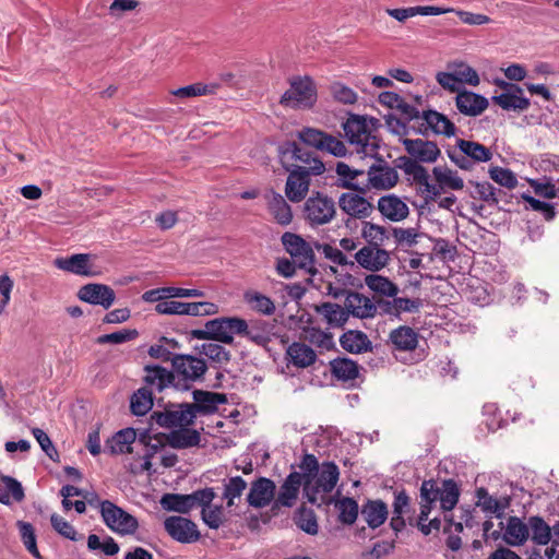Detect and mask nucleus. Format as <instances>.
I'll list each match as a JSON object with an SVG mask.
<instances>
[{"instance_id": "nucleus-4", "label": "nucleus", "mask_w": 559, "mask_h": 559, "mask_svg": "<svg viewBox=\"0 0 559 559\" xmlns=\"http://www.w3.org/2000/svg\"><path fill=\"white\" fill-rule=\"evenodd\" d=\"M305 221L312 227L326 225L336 215V203L323 192H313L304 203Z\"/></svg>"}, {"instance_id": "nucleus-34", "label": "nucleus", "mask_w": 559, "mask_h": 559, "mask_svg": "<svg viewBox=\"0 0 559 559\" xmlns=\"http://www.w3.org/2000/svg\"><path fill=\"white\" fill-rule=\"evenodd\" d=\"M269 211L274 219L281 225H288L292 223L293 213L290 205L285 201L284 197L275 191H272L267 201Z\"/></svg>"}, {"instance_id": "nucleus-31", "label": "nucleus", "mask_w": 559, "mask_h": 559, "mask_svg": "<svg viewBox=\"0 0 559 559\" xmlns=\"http://www.w3.org/2000/svg\"><path fill=\"white\" fill-rule=\"evenodd\" d=\"M316 311L324 318L330 328H342L349 319L347 308L338 304L322 302L316 307Z\"/></svg>"}, {"instance_id": "nucleus-50", "label": "nucleus", "mask_w": 559, "mask_h": 559, "mask_svg": "<svg viewBox=\"0 0 559 559\" xmlns=\"http://www.w3.org/2000/svg\"><path fill=\"white\" fill-rule=\"evenodd\" d=\"M460 498V489L453 479H444L441 485V509L443 511H451Z\"/></svg>"}, {"instance_id": "nucleus-10", "label": "nucleus", "mask_w": 559, "mask_h": 559, "mask_svg": "<svg viewBox=\"0 0 559 559\" xmlns=\"http://www.w3.org/2000/svg\"><path fill=\"white\" fill-rule=\"evenodd\" d=\"M164 528L174 540L181 544L195 543L201 536L198 526L193 521L179 515L166 518L164 521Z\"/></svg>"}, {"instance_id": "nucleus-39", "label": "nucleus", "mask_w": 559, "mask_h": 559, "mask_svg": "<svg viewBox=\"0 0 559 559\" xmlns=\"http://www.w3.org/2000/svg\"><path fill=\"white\" fill-rule=\"evenodd\" d=\"M457 147L474 163H485L492 158V152L487 146L468 140H457Z\"/></svg>"}, {"instance_id": "nucleus-59", "label": "nucleus", "mask_w": 559, "mask_h": 559, "mask_svg": "<svg viewBox=\"0 0 559 559\" xmlns=\"http://www.w3.org/2000/svg\"><path fill=\"white\" fill-rule=\"evenodd\" d=\"M32 433L38 444L40 445L41 450L46 453V455L53 462H59L60 456L55 448L51 439L49 436L40 428H33Z\"/></svg>"}, {"instance_id": "nucleus-42", "label": "nucleus", "mask_w": 559, "mask_h": 559, "mask_svg": "<svg viewBox=\"0 0 559 559\" xmlns=\"http://www.w3.org/2000/svg\"><path fill=\"white\" fill-rule=\"evenodd\" d=\"M153 406V392L148 388H140L130 400V409L135 416H143Z\"/></svg>"}, {"instance_id": "nucleus-23", "label": "nucleus", "mask_w": 559, "mask_h": 559, "mask_svg": "<svg viewBox=\"0 0 559 559\" xmlns=\"http://www.w3.org/2000/svg\"><path fill=\"white\" fill-rule=\"evenodd\" d=\"M378 210L391 222H401L409 214L407 204L395 194H386L378 200Z\"/></svg>"}, {"instance_id": "nucleus-26", "label": "nucleus", "mask_w": 559, "mask_h": 559, "mask_svg": "<svg viewBox=\"0 0 559 559\" xmlns=\"http://www.w3.org/2000/svg\"><path fill=\"white\" fill-rule=\"evenodd\" d=\"M335 173L338 176L336 186L338 188L357 191L360 194L366 193L364 185L360 186L356 179L365 175L362 169L354 168L344 162H337L335 164Z\"/></svg>"}, {"instance_id": "nucleus-19", "label": "nucleus", "mask_w": 559, "mask_h": 559, "mask_svg": "<svg viewBox=\"0 0 559 559\" xmlns=\"http://www.w3.org/2000/svg\"><path fill=\"white\" fill-rule=\"evenodd\" d=\"M349 316L359 319H371L377 316V305L364 294L350 290L344 302Z\"/></svg>"}, {"instance_id": "nucleus-37", "label": "nucleus", "mask_w": 559, "mask_h": 559, "mask_svg": "<svg viewBox=\"0 0 559 559\" xmlns=\"http://www.w3.org/2000/svg\"><path fill=\"white\" fill-rule=\"evenodd\" d=\"M330 370L333 377L342 381L355 380L359 374L358 365L349 358H335L330 361Z\"/></svg>"}, {"instance_id": "nucleus-61", "label": "nucleus", "mask_w": 559, "mask_h": 559, "mask_svg": "<svg viewBox=\"0 0 559 559\" xmlns=\"http://www.w3.org/2000/svg\"><path fill=\"white\" fill-rule=\"evenodd\" d=\"M325 134L326 132L322 130L306 127L298 132V139L306 145L314 147L318 151H320Z\"/></svg>"}, {"instance_id": "nucleus-6", "label": "nucleus", "mask_w": 559, "mask_h": 559, "mask_svg": "<svg viewBox=\"0 0 559 559\" xmlns=\"http://www.w3.org/2000/svg\"><path fill=\"white\" fill-rule=\"evenodd\" d=\"M343 129L349 143L359 146L358 153H362L365 156L377 155L379 148L378 140L367 131L364 118L352 116L343 123Z\"/></svg>"}, {"instance_id": "nucleus-22", "label": "nucleus", "mask_w": 559, "mask_h": 559, "mask_svg": "<svg viewBox=\"0 0 559 559\" xmlns=\"http://www.w3.org/2000/svg\"><path fill=\"white\" fill-rule=\"evenodd\" d=\"M392 518L390 520V527L397 535L406 526L405 514L412 510L411 498L405 489L394 492V500L392 503Z\"/></svg>"}, {"instance_id": "nucleus-49", "label": "nucleus", "mask_w": 559, "mask_h": 559, "mask_svg": "<svg viewBox=\"0 0 559 559\" xmlns=\"http://www.w3.org/2000/svg\"><path fill=\"white\" fill-rule=\"evenodd\" d=\"M245 300L250 307L263 314L270 316L273 314L275 311V305L274 301L258 292H247L245 293Z\"/></svg>"}, {"instance_id": "nucleus-29", "label": "nucleus", "mask_w": 559, "mask_h": 559, "mask_svg": "<svg viewBox=\"0 0 559 559\" xmlns=\"http://www.w3.org/2000/svg\"><path fill=\"white\" fill-rule=\"evenodd\" d=\"M286 358L297 368H307L316 362L317 354L309 345L294 342L286 349Z\"/></svg>"}, {"instance_id": "nucleus-11", "label": "nucleus", "mask_w": 559, "mask_h": 559, "mask_svg": "<svg viewBox=\"0 0 559 559\" xmlns=\"http://www.w3.org/2000/svg\"><path fill=\"white\" fill-rule=\"evenodd\" d=\"M53 265L68 273L84 277H95L100 271L91 263V254L75 253L70 257H59L53 260Z\"/></svg>"}, {"instance_id": "nucleus-8", "label": "nucleus", "mask_w": 559, "mask_h": 559, "mask_svg": "<svg viewBox=\"0 0 559 559\" xmlns=\"http://www.w3.org/2000/svg\"><path fill=\"white\" fill-rule=\"evenodd\" d=\"M151 418L163 428L190 427L195 423L197 415L190 403H170L162 412H153Z\"/></svg>"}, {"instance_id": "nucleus-57", "label": "nucleus", "mask_w": 559, "mask_h": 559, "mask_svg": "<svg viewBox=\"0 0 559 559\" xmlns=\"http://www.w3.org/2000/svg\"><path fill=\"white\" fill-rule=\"evenodd\" d=\"M317 250L321 251L325 259L330 260L331 262L341 265V266H355V262L352 260H348L347 257L343 253L342 250L332 247L329 243H316Z\"/></svg>"}, {"instance_id": "nucleus-1", "label": "nucleus", "mask_w": 559, "mask_h": 559, "mask_svg": "<svg viewBox=\"0 0 559 559\" xmlns=\"http://www.w3.org/2000/svg\"><path fill=\"white\" fill-rule=\"evenodd\" d=\"M277 152L283 168L289 173L285 194L289 201L300 202L309 191L310 177L322 175L325 166L318 156L295 141L283 142Z\"/></svg>"}, {"instance_id": "nucleus-14", "label": "nucleus", "mask_w": 559, "mask_h": 559, "mask_svg": "<svg viewBox=\"0 0 559 559\" xmlns=\"http://www.w3.org/2000/svg\"><path fill=\"white\" fill-rule=\"evenodd\" d=\"M80 300L102 306L104 309H109L116 300L114 289L105 284L88 283L83 285L78 293Z\"/></svg>"}, {"instance_id": "nucleus-3", "label": "nucleus", "mask_w": 559, "mask_h": 559, "mask_svg": "<svg viewBox=\"0 0 559 559\" xmlns=\"http://www.w3.org/2000/svg\"><path fill=\"white\" fill-rule=\"evenodd\" d=\"M171 362L176 371V390L179 391L190 390L191 383L202 380L207 370L205 360L192 355H175Z\"/></svg>"}, {"instance_id": "nucleus-38", "label": "nucleus", "mask_w": 559, "mask_h": 559, "mask_svg": "<svg viewBox=\"0 0 559 559\" xmlns=\"http://www.w3.org/2000/svg\"><path fill=\"white\" fill-rule=\"evenodd\" d=\"M365 284L380 296L395 297L399 294L397 285L382 275L369 274L365 277Z\"/></svg>"}, {"instance_id": "nucleus-64", "label": "nucleus", "mask_w": 559, "mask_h": 559, "mask_svg": "<svg viewBox=\"0 0 559 559\" xmlns=\"http://www.w3.org/2000/svg\"><path fill=\"white\" fill-rule=\"evenodd\" d=\"M330 91L333 98L338 103L352 105L355 104L357 100L356 92L340 82L331 84Z\"/></svg>"}, {"instance_id": "nucleus-62", "label": "nucleus", "mask_w": 559, "mask_h": 559, "mask_svg": "<svg viewBox=\"0 0 559 559\" xmlns=\"http://www.w3.org/2000/svg\"><path fill=\"white\" fill-rule=\"evenodd\" d=\"M489 175L493 181L508 189H513L518 185L515 175L508 168L498 166L491 167L489 169Z\"/></svg>"}, {"instance_id": "nucleus-5", "label": "nucleus", "mask_w": 559, "mask_h": 559, "mask_svg": "<svg viewBox=\"0 0 559 559\" xmlns=\"http://www.w3.org/2000/svg\"><path fill=\"white\" fill-rule=\"evenodd\" d=\"M100 516L105 525L119 535H132L139 528L136 518L118 507L110 500L102 503Z\"/></svg>"}, {"instance_id": "nucleus-32", "label": "nucleus", "mask_w": 559, "mask_h": 559, "mask_svg": "<svg viewBox=\"0 0 559 559\" xmlns=\"http://www.w3.org/2000/svg\"><path fill=\"white\" fill-rule=\"evenodd\" d=\"M389 341L394 349L407 352L416 348L418 335L412 328L401 325L390 332Z\"/></svg>"}, {"instance_id": "nucleus-17", "label": "nucleus", "mask_w": 559, "mask_h": 559, "mask_svg": "<svg viewBox=\"0 0 559 559\" xmlns=\"http://www.w3.org/2000/svg\"><path fill=\"white\" fill-rule=\"evenodd\" d=\"M403 145L408 155L420 163H433L441 153L435 142L423 139H404Z\"/></svg>"}, {"instance_id": "nucleus-21", "label": "nucleus", "mask_w": 559, "mask_h": 559, "mask_svg": "<svg viewBox=\"0 0 559 559\" xmlns=\"http://www.w3.org/2000/svg\"><path fill=\"white\" fill-rule=\"evenodd\" d=\"M144 370V382L146 384L144 388L151 389L152 392H162L170 385L176 389V376L173 371L157 365L145 366Z\"/></svg>"}, {"instance_id": "nucleus-46", "label": "nucleus", "mask_w": 559, "mask_h": 559, "mask_svg": "<svg viewBox=\"0 0 559 559\" xmlns=\"http://www.w3.org/2000/svg\"><path fill=\"white\" fill-rule=\"evenodd\" d=\"M294 522L305 533L309 535L318 534L319 526L313 510L300 507L294 516Z\"/></svg>"}, {"instance_id": "nucleus-20", "label": "nucleus", "mask_w": 559, "mask_h": 559, "mask_svg": "<svg viewBox=\"0 0 559 559\" xmlns=\"http://www.w3.org/2000/svg\"><path fill=\"white\" fill-rule=\"evenodd\" d=\"M455 105L461 114L469 117H476L487 109L489 103L486 97L464 90L457 92Z\"/></svg>"}, {"instance_id": "nucleus-43", "label": "nucleus", "mask_w": 559, "mask_h": 559, "mask_svg": "<svg viewBox=\"0 0 559 559\" xmlns=\"http://www.w3.org/2000/svg\"><path fill=\"white\" fill-rule=\"evenodd\" d=\"M195 348L201 355L206 356L212 362L219 366L227 365L231 359L230 352L217 343H203Z\"/></svg>"}, {"instance_id": "nucleus-56", "label": "nucleus", "mask_w": 559, "mask_h": 559, "mask_svg": "<svg viewBox=\"0 0 559 559\" xmlns=\"http://www.w3.org/2000/svg\"><path fill=\"white\" fill-rule=\"evenodd\" d=\"M87 548L90 550L102 549L106 556H115L119 552V545L110 536H107L104 542L96 534H91L87 537Z\"/></svg>"}, {"instance_id": "nucleus-27", "label": "nucleus", "mask_w": 559, "mask_h": 559, "mask_svg": "<svg viewBox=\"0 0 559 559\" xmlns=\"http://www.w3.org/2000/svg\"><path fill=\"white\" fill-rule=\"evenodd\" d=\"M135 439L136 432L133 428L121 429L106 441L105 451L111 455L131 453Z\"/></svg>"}, {"instance_id": "nucleus-30", "label": "nucleus", "mask_w": 559, "mask_h": 559, "mask_svg": "<svg viewBox=\"0 0 559 559\" xmlns=\"http://www.w3.org/2000/svg\"><path fill=\"white\" fill-rule=\"evenodd\" d=\"M341 346L348 353L361 354L372 349L367 334L358 330H348L340 337Z\"/></svg>"}, {"instance_id": "nucleus-52", "label": "nucleus", "mask_w": 559, "mask_h": 559, "mask_svg": "<svg viewBox=\"0 0 559 559\" xmlns=\"http://www.w3.org/2000/svg\"><path fill=\"white\" fill-rule=\"evenodd\" d=\"M361 235L370 246L381 248L385 239L389 238L386 229L383 226L373 224L371 222H364Z\"/></svg>"}, {"instance_id": "nucleus-25", "label": "nucleus", "mask_w": 559, "mask_h": 559, "mask_svg": "<svg viewBox=\"0 0 559 559\" xmlns=\"http://www.w3.org/2000/svg\"><path fill=\"white\" fill-rule=\"evenodd\" d=\"M360 513L367 525L376 530L380 527L388 519V506L381 499H368L361 507Z\"/></svg>"}, {"instance_id": "nucleus-9", "label": "nucleus", "mask_w": 559, "mask_h": 559, "mask_svg": "<svg viewBox=\"0 0 559 559\" xmlns=\"http://www.w3.org/2000/svg\"><path fill=\"white\" fill-rule=\"evenodd\" d=\"M367 180L364 183L366 192L368 190H390L399 182V174L395 167H391L383 158H378L377 163L372 164L367 173Z\"/></svg>"}, {"instance_id": "nucleus-53", "label": "nucleus", "mask_w": 559, "mask_h": 559, "mask_svg": "<svg viewBox=\"0 0 559 559\" xmlns=\"http://www.w3.org/2000/svg\"><path fill=\"white\" fill-rule=\"evenodd\" d=\"M252 343L264 346L270 342V324L264 321L251 322L248 325L246 336Z\"/></svg>"}, {"instance_id": "nucleus-48", "label": "nucleus", "mask_w": 559, "mask_h": 559, "mask_svg": "<svg viewBox=\"0 0 559 559\" xmlns=\"http://www.w3.org/2000/svg\"><path fill=\"white\" fill-rule=\"evenodd\" d=\"M205 328L211 332L212 341L224 344H233L234 336L229 333L226 317L210 320L205 323Z\"/></svg>"}, {"instance_id": "nucleus-41", "label": "nucleus", "mask_w": 559, "mask_h": 559, "mask_svg": "<svg viewBox=\"0 0 559 559\" xmlns=\"http://www.w3.org/2000/svg\"><path fill=\"white\" fill-rule=\"evenodd\" d=\"M396 167L402 169L406 175L412 176L417 183H426L428 173L415 158L411 156H400L396 160Z\"/></svg>"}, {"instance_id": "nucleus-44", "label": "nucleus", "mask_w": 559, "mask_h": 559, "mask_svg": "<svg viewBox=\"0 0 559 559\" xmlns=\"http://www.w3.org/2000/svg\"><path fill=\"white\" fill-rule=\"evenodd\" d=\"M531 538L537 545H547L551 540V527L540 516L528 519Z\"/></svg>"}, {"instance_id": "nucleus-33", "label": "nucleus", "mask_w": 559, "mask_h": 559, "mask_svg": "<svg viewBox=\"0 0 559 559\" xmlns=\"http://www.w3.org/2000/svg\"><path fill=\"white\" fill-rule=\"evenodd\" d=\"M530 537L528 523L525 524L518 516H510L507 521L504 542L510 546H521Z\"/></svg>"}, {"instance_id": "nucleus-60", "label": "nucleus", "mask_w": 559, "mask_h": 559, "mask_svg": "<svg viewBox=\"0 0 559 559\" xmlns=\"http://www.w3.org/2000/svg\"><path fill=\"white\" fill-rule=\"evenodd\" d=\"M530 186L538 197L546 199L559 197V187L557 188L551 179H532L530 180Z\"/></svg>"}, {"instance_id": "nucleus-2", "label": "nucleus", "mask_w": 559, "mask_h": 559, "mask_svg": "<svg viewBox=\"0 0 559 559\" xmlns=\"http://www.w3.org/2000/svg\"><path fill=\"white\" fill-rule=\"evenodd\" d=\"M290 87L282 95L280 103L294 109H309L317 102V87L310 76H296Z\"/></svg>"}, {"instance_id": "nucleus-36", "label": "nucleus", "mask_w": 559, "mask_h": 559, "mask_svg": "<svg viewBox=\"0 0 559 559\" xmlns=\"http://www.w3.org/2000/svg\"><path fill=\"white\" fill-rule=\"evenodd\" d=\"M316 477V481L321 487L322 492L330 493L338 481L340 469L334 462H323Z\"/></svg>"}, {"instance_id": "nucleus-7", "label": "nucleus", "mask_w": 559, "mask_h": 559, "mask_svg": "<svg viewBox=\"0 0 559 559\" xmlns=\"http://www.w3.org/2000/svg\"><path fill=\"white\" fill-rule=\"evenodd\" d=\"M282 243L297 267L304 269L312 275L317 273L313 249L301 236L288 231L284 233Z\"/></svg>"}, {"instance_id": "nucleus-28", "label": "nucleus", "mask_w": 559, "mask_h": 559, "mask_svg": "<svg viewBox=\"0 0 559 559\" xmlns=\"http://www.w3.org/2000/svg\"><path fill=\"white\" fill-rule=\"evenodd\" d=\"M166 441L173 449H189L198 447L201 442V435L198 430L189 427H181L171 430L166 436Z\"/></svg>"}, {"instance_id": "nucleus-15", "label": "nucleus", "mask_w": 559, "mask_h": 559, "mask_svg": "<svg viewBox=\"0 0 559 559\" xmlns=\"http://www.w3.org/2000/svg\"><path fill=\"white\" fill-rule=\"evenodd\" d=\"M356 263L370 272H378L385 267L390 261V254L386 250L376 246H364L354 255Z\"/></svg>"}, {"instance_id": "nucleus-13", "label": "nucleus", "mask_w": 559, "mask_h": 559, "mask_svg": "<svg viewBox=\"0 0 559 559\" xmlns=\"http://www.w3.org/2000/svg\"><path fill=\"white\" fill-rule=\"evenodd\" d=\"M500 86L506 92L492 97L495 104L504 110L524 111L528 109L530 99L522 95L523 90L519 85L502 81Z\"/></svg>"}, {"instance_id": "nucleus-18", "label": "nucleus", "mask_w": 559, "mask_h": 559, "mask_svg": "<svg viewBox=\"0 0 559 559\" xmlns=\"http://www.w3.org/2000/svg\"><path fill=\"white\" fill-rule=\"evenodd\" d=\"M192 397L194 403H190L192 412L198 415H209L217 411L219 404L227 402V396L224 393H216L203 390H193Z\"/></svg>"}, {"instance_id": "nucleus-51", "label": "nucleus", "mask_w": 559, "mask_h": 559, "mask_svg": "<svg viewBox=\"0 0 559 559\" xmlns=\"http://www.w3.org/2000/svg\"><path fill=\"white\" fill-rule=\"evenodd\" d=\"M247 488V481L241 476L228 478L224 484L223 498L227 500V507L235 504V499L240 498Z\"/></svg>"}, {"instance_id": "nucleus-35", "label": "nucleus", "mask_w": 559, "mask_h": 559, "mask_svg": "<svg viewBox=\"0 0 559 559\" xmlns=\"http://www.w3.org/2000/svg\"><path fill=\"white\" fill-rule=\"evenodd\" d=\"M421 118L437 134H442L448 138L455 134L456 128L454 123L443 114L436 110H426L423 112Z\"/></svg>"}, {"instance_id": "nucleus-63", "label": "nucleus", "mask_w": 559, "mask_h": 559, "mask_svg": "<svg viewBox=\"0 0 559 559\" xmlns=\"http://www.w3.org/2000/svg\"><path fill=\"white\" fill-rule=\"evenodd\" d=\"M474 186V190L471 192L473 198H478L489 204H498V198L496 197L495 187L488 182H471Z\"/></svg>"}, {"instance_id": "nucleus-24", "label": "nucleus", "mask_w": 559, "mask_h": 559, "mask_svg": "<svg viewBox=\"0 0 559 559\" xmlns=\"http://www.w3.org/2000/svg\"><path fill=\"white\" fill-rule=\"evenodd\" d=\"M304 477L298 472H292L282 484L274 507L292 508L300 490Z\"/></svg>"}, {"instance_id": "nucleus-16", "label": "nucleus", "mask_w": 559, "mask_h": 559, "mask_svg": "<svg viewBox=\"0 0 559 559\" xmlns=\"http://www.w3.org/2000/svg\"><path fill=\"white\" fill-rule=\"evenodd\" d=\"M340 209L350 217L362 219L371 215L373 205L362 195L344 192L338 198Z\"/></svg>"}, {"instance_id": "nucleus-45", "label": "nucleus", "mask_w": 559, "mask_h": 559, "mask_svg": "<svg viewBox=\"0 0 559 559\" xmlns=\"http://www.w3.org/2000/svg\"><path fill=\"white\" fill-rule=\"evenodd\" d=\"M338 510V520L341 523L352 525L356 522L359 514V506L354 498L344 497L335 502Z\"/></svg>"}, {"instance_id": "nucleus-58", "label": "nucleus", "mask_w": 559, "mask_h": 559, "mask_svg": "<svg viewBox=\"0 0 559 559\" xmlns=\"http://www.w3.org/2000/svg\"><path fill=\"white\" fill-rule=\"evenodd\" d=\"M139 335L136 330L124 329L109 334H103L97 337V344H122L136 338Z\"/></svg>"}, {"instance_id": "nucleus-54", "label": "nucleus", "mask_w": 559, "mask_h": 559, "mask_svg": "<svg viewBox=\"0 0 559 559\" xmlns=\"http://www.w3.org/2000/svg\"><path fill=\"white\" fill-rule=\"evenodd\" d=\"M216 88V84L206 85L202 83H195L171 91V94L180 98H191L195 96L214 94Z\"/></svg>"}, {"instance_id": "nucleus-55", "label": "nucleus", "mask_w": 559, "mask_h": 559, "mask_svg": "<svg viewBox=\"0 0 559 559\" xmlns=\"http://www.w3.org/2000/svg\"><path fill=\"white\" fill-rule=\"evenodd\" d=\"M17 527L20 530L22 542L25 548L37 559H40V555L36 544V535L33 525L28 522L19 521Z\"/></svg>"}, {"instance_id": "nucleus-40", "label": "nucleus", "mask_w": 559, "mask_h": 559, "mask_svg": "<svg viewBox=\"0 0 559 559\" xmlns=\"http://www.w3.org/2000/svg\"><path fill=\"white\" fill-rule=\"evenodd\" d=\"M163 510L177 513H189L192 508L189 496L182 493H164L159 500Z\"/></svg>"}, {"instance_id": "nucleus-12", "label": "nucleus", "mask_w": 559, "mask_h": 559, "mask_svg": "<svg viewBox=\"0 0 559 559\" xmlns=\"http://www.w3.org/2000/svg\"><path fill=\"white\" fill-rule=\"evenodd\" d=\"M275 492V483L270 478L261 476L251 483L246 500L250 507L262 509L274 500Z\"/></svg>"}, {"instance_id": "nucleus-47", "label": "nucleus", "mask_w": 559, "mask_h": 559, "mask_svg": "<svg viewBox=\"0 0 559 559\" xmlns=\"http://www.w3.org/2000/svg\"><path fill=\"white\" fill-rule=\"evenodd\" d=\"M436 181L440 185V188H450L453 190H461L464 187L463 179L460 178L455 171L447 167H435L432 169Z\"/></svg>"}]
</instances>
